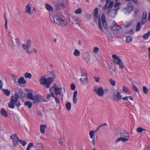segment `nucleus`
Wrapping results in <instances>:
<instances>
[{"label": "nucleus", "instance_id": "58", "mask_svg": "<svg viewBox=\"0 0 150 150\" xmlns=\"http://www.w3.org/2000/svg\"><path fill=\"white\" fill-rule=\"evenodd\" d=\"M77 100V99L76 97H73V101L75 104H76V103Z\"/></svg>", "mask_w": 150, "mask_h": 150}, {"label": "nucleus", "instance_id": "25", "mask_svg": "<svg viewBox=\"0 0 150 150\" xmlns=\"http://www.w3.org/2000/svg\"><path fill=\"white\" fill-rule=\"evenodd\" d=\"M2 90L4 94L6 96H9L10 95L11 92L8 90L2 89Z\"/></svg>", "mask_w": 150, "mask_h": 150}, {"label": "nucleus", "instance_id": "63", "mask_svg": "<svg viewBox=\"0 0 150 150\" xmlns=\"http://www.w3.org/2000/svg\"><path fill=\"white\" fill-rule=\"evenodd\" d=\"M16 105L17 107L18 108L21 105L20 103L19 102H17L16 104Z\"/></svg>", "mask_w": 150, "mask_h": 150}, {"label": "nucleus", "instance_id": "38", "mask_svg": "<svg viewBox=\"0 0 150 150\" xmlns=\"http://www.w3.org/2000/svg\"><path fill=\"white\" fill-rule=\"evenodd\" d=\"M147 17L146 12V11L142 13V18L146 19Z\"/></svg>", "mask_w": 150, "mask_h": 150}, {"label": "nucleus", "instance_id": "43", "mask_svg": "<svg viewBox=\"0 0 150 150\" xmlns=\"http://www.w3.org/2000/svg\"><path fill=\"white\" fill-rule=\"evenodd\" d=\"M101 20L102 22L105 21V16L104 13H102L101 15Z\"/></svg>", "mask_w": 150, "mask_h": 150}, {"label": "nucleus", "instance_id": "53", "mask_svg": "<svg viewBox=\"0 0 150 150\" xmlns=\"http://www.w3.org/2000/svg\"><path fill=\"white\" fill-rule=\"evenodd\" d=\"M29 48H27L26 50H25V52L27 53V54H31L32 52V51H30L28 50V49Z\"/></svg>", "mask_w": 150, "mask_h": 150}, {"label": "nucleus", "instance_id": "10", "mask_svg": "<svg viewBox=\"0 0 150 150\" xmlns=\"http://www.w3.org/2000/svg\"><path fill=\"white\" fill-rule=\"evenodd\" d=\"M127 7L125 8L127 12L129 13H131L133 10V6H132V3H129L127 4Z\"/></svg>", "mask_w": 150, "mask_h": 150}, {"label": "nucleus", "instance_id": "23", "mask_svg": "<svg viewBox=\"0 0 150 150\" xmlns=\"http://www.w3.org/2000/svg\"><path fill=\"white\" fill-rule=\"evenodd\" d=\"M13 45L15 46H16L18 45L19 44L20 42L19 39L17 38H16L13 41Z\"/></svg>", "mask_w": 150, "mask_h": 150}, {"label": "nucleus", "instance_id": "12", "mask_svg": "<svg viewBox=\"0 0 150 150\" xmlns=\"http://www.w3.org/2000/svg\"><path fill=\"white\" fill-rule=\"evenodd\" d=\"M34 147L38 148V149H36L35 150H43V149L42 144L40 143H38L36 144H35Z\"/></svg>", "mask_w": 150, "mask_h": 150}, {"label": "nucleus", "instance_id": "18", "mask_svg": "<svg viewBox=\"0 0 150 150\" xmlns=\"http://www.w3.org/2000/svg\"><path fill=\"white\" fill-rule=\"evenodd\" d=\"M40 131L41 133L44 134L45 132V130L46 127V125H41L40 126Z\"/></svg>", "mask_w": 150, "mask_h": 150}, {"label": "nucleus", "instance_id": "29", "mask_svg": "<svg viewBox=\"0 0 150 150\" xmlns=\"http://www.w3.org/2000/svg\"><path fill=\"white\" fill-rule=\"evenodd\" d=\"M25 105L28 106L29 108H31L32 106V103L29 101H25Z\"/></svg>", "mask_w": 150, "mask_h": 150}, {"label": "nucleus", "instance_id": "33", "mask_svg": "<svg viewBox=\"0 0 150 150\" xmlns=\"http://www.w3.org/2000/svg\"><path fill=\"white\" fill-rule=\"evenodd\" d=\"M98 8H95L93 11V16L94 17L98 16Z\"/></svg>", "mask_w": 150, "mask_h": 150}, {"label": "nucleus", "instance_id": "36", "mask_svg": "<svg viewBox=\"0 0 150 150\" xmlns=\"http://www.w3.org/2000/svg\"><path fill=\"white\" fill-rule=\"evenodd\" d=\"M113 5V1H110L109 5L108 7V9H110L111 10V8H112Z\"/></svg>", "mask_w": 150, "mask_h": 150}, {"label": "nucleus", "instance_id": "32", "mask_svg": "<svg viewBox=\"0 0 150 150\" xmlns=\"http://www.w3.org/2000/svg\"><path fill=\"white\" fill-rule=\"evenodd\" d=\"M95 133L94 130L90 131L89 134L90 138H93L94 137Z\"/></svg>", "mask_w": 150, "mask_h": 150}, {"label": "nucleus", "instance_id": "40", "mask_svg": "<svg viewBox=\"0 0 150 150\" xmlns=\"http://www.w3.org/2000/svg\"><path fill=\"white\" fill-rule=\"evenodd\" d=\"M31 44V41L30 40H28L27 41V45L28 46V48H29Z\"/></svg>", "mask_w": 150, "mask_h": 150}, {"label": "nucleus", "instance_id": "24", "mask_svg": "<svg viewBox=\"0 0 150 150\" xmlns=\"http://www.w3.org/2000/svg\"><path fill=\"white\" fill-rule=\"evenodd\" d=\"M45 8L49 11H52L53 10L52 7L48 3L46 4Z\"/></svg>", "mask_w": 150, "mask_h": 150}, {"label": "nucleus", "instance_id": "39", "mask_svg": "<svg viewBox=\"0 0 150 150\" xmlns=\"http://www.w3.org/2000/svg\"><path fill=\"white\" fill-rule=\"evenodd\" d=\"M33 145V143H30L28 146L26 150H30V148Z\"/></svg>", "mask_w": 150, "mask_h": 150}, {"label": "nucleus", "instance_id": "15", "mask_svg": "<svg viewBox=\"0 0 150 150\" xmlns=\"http://www.w3.org/2000/svg\"><path fill=\"white\" fill-rule=\"evenodd\" d=\"M122 89L124 92L127 94L129 95L131 93V92L130 90L125 86H124L123 87Z\"/></svg>", "mask_w": 150, "mask_h": 150}, {"label": "nucleus", "instance_id": "44", "mask_svg": "<svg viewBox=\"0 0 150 150\" xmlns=\"http://www.w3.org/2000/svg\"><path fill=\"white\" fill-rule=\"evenodd\" d=\"M103 22V27L104 29H107L108 27L107 25V24L106 21L105 22Z\"/></svg>", "mask_w": 150, "mask_h": 150}, {"label": "nucleus", "instance_id": "14", "mask_svg": "<svg viewBox=\"0 0 150 150\" xmlns=\"http://www.w3.org/2000/svg\"><path fill=\"white\" fill-rule=\"evenodd\" d=\"M71 20L72 21V23L73 24H77L79 23L78 19L76 18L74 16H71Z\"/></svg>", "mask_w": 150, "mask_h": 150}, {"label": "nucleus", "instance_id": "42", "mask_svg": "<svg viewBox=\"0 0 150 150\" xmlns=\"http://www.w3.org/2000/svg\"><path fill=\"white\" fill-rule=\"evenodd\" d=\"M143 92L145 94H146L148 93V90L146 87L145 86H144L143 87Z\"/></svg>", "mask_w": 150, "mask_h": 150}, {"label": "nucleus", "instance_id": "5", "mask_svg": "<svg viewBox=\"0 0 150 150\" xmlns=\"http://www.w3.org/2000/svg\"><path fill=\"white\" fill-rule=\"evenodd\" d=\"M113 62L116 64L118 65L120 68L122 69L124 67L122 60L116 55L113 54L112 56Z\"/></svg>", "mask_w": 150, "mask_h": 150}, {"label": "nucleus", "instance_id": "62", "mask_svg": "<svg viewBox=\"0 0 150 150\" xmlns=\"http://www.w3.org/2000/svg\"><path fill=\"white\" fill-rule=\"evenodd\" d=\"M107 4H105L104 6H103L102 7V9L103 10H105L107 8Z\"/></svg>", "mask_w": 150, "mask_h": 150}, {"label": "nucleus", "instance_id": "21", "mask_svg": "<svg viewBox=\"0 0 150 150\" xmlns=\"http://www.w3.org/2000/svg\"><path fill=\"white\" fill-rule=\"evenodd\" d=\"M26 9L25 12V13H27L29 15L31 14L30 12L31 8L29 4L27 5L26 6Z\"/></svg>", "mask_w": 150, "mask_h": 150}, {"label": "nucleus", "instance_id": "47", "mask_svg": "<svg viewBox=\"0 0 150 150\" xmlns=\"http://www.w3.org/2000/svg\"><path fill=\"white\" fill-rule=\"evenodd\" d=\"M81 75H87V72L84 69L81 70Z\"/></svg>", "mask_w": 150, "mask_h": 150}, {"label": "nucleus", "instance_id": "37", "mask_svg": "<svg viewBox=\"0 0 150 150\" xmlns=\"http://www.w3.org/2000/svg\"><path fill=\"white\" fill-rule=\"evenodd\" d=\"M141 25L140 22H138L137 23L136 27V31H138L139 30V29L141 27Z\"/></svg>", "mask_w": 150, "mask_h": 150}, {"label": "nucleus", "instance_id": "30", "mask_svg": "<svg viewBox=\"0 0 150 150\" xmlns=\"http://www.w3.org/2000/svg\"><path fill=\"white\" fill-rule=\"evenodd\" d=\"M74 54L76 56L78 57L80 55V51L77 49L75 50Z\"/></svg>", "mask_w": 150, "mask_h": 150}, {"label": "nucleus", "instance_id": "3", "mask_svg": "<svg viewBox=\"0 0 150 150\" xmlns=\"http://www.w3.org/2000/svg\"><path fill=\"white\" fill-rule=\"evenodd\" d=\"M120 137L118 138L116 140L115 142L117 143L120 141L125 142L128 141L129 137L128 134L125 132H121L120 134Z\"/></svg>", "mask_w": 150, "mask_h": 150}, {"label": "nucleus", "instance_id": "26", "mask_svg": "<svg viewBox=\"0 0 150 150\" xmlns=\"http://www.w3.org/2000/svg\"><path fill=\"white\" fill-rule=\"evenodd\" d=\"M65 106L68 110H69L71 109V104L70 102H67L65 104Z\"/></svg>", "mask_w": 150, "mask_h": 150}, {"label": "nucleus", "instance_id": "50", "mask_svg": "<svg viewBox=\"0 0 150 150\" xmlns=\"http://www.w3.org/2000/svg\"><path fill=\"white\" fill-rule=\"evenodd\" d=\"M22 47L24 50H26V49L28 48V46L24 44H22Z\"/></svg>", "mask_w": 150, "mask_h": 150}, {"label": "nucleus", "instance_id": "28", "mask_svg": "<svg viewBox=\"0 0 150 150\" xmlns=\"http://www.w3.org/2000/svg\"><path fill=\"white\" fill-rule=\"evenodd\" d=\"M132 38L131 36H128L126 38V41L127 43H130L132 41Z\"/></svg>", "mask_w": 150, "mask_h": 150}, {"label": "nucleus", "instance_id": "27", "mask_svg": "<svg viewBox=\"0 0 150 150\" xmlns=\"http://www.w3.org/2000/svg\"><path fill=\"white\" fill-rule=\"evenodd\" d=\"M27 97L29 98V99L32 100H34V96L33 94L30 93L28 92L27 93Z\"/></svg>", "mask_w": 150, "mask_h": 150}, {"label": "nucleus", "instance_id": "59", "mask_svg": "<svg viewBox=\"0 0 150 150\" xmlns=\"http://www.w3.org/2000/svg\"><path fill=\"white\" fill-rule=\"evenodd\" d=\"M77 94V91H75L74 93L73 97H76Z\"/></svg>", "mask_w": 150, "mask_h": 150}, {"label": "nucleus", "instance_id": "13", "mask_svg": "<svg viewBox=\"0 0 150 150\" xmlns=\"http://www.w3.org/2000/svg\"><path fill=\"white\" fill-rule=\"evenodd\" d=\"M82 76V77L80 78V81L84 84L87 83V76Z\"/></svg>", "mask_w": 150, "mask_h": 150}, {"label": "nucleus", "instance_id": "4", "mask_svg": "<svg viewBox=\"0 0 150 150\" xmlns=\"http://www.w3.org/2000/svg\"><path fill=\"white\" fill-rule=\"evenodd\" d=\"M54 3L55 6V9L56 11L59 10L65 7V4L63 2V0H58L57 1H55Z\"/></svg>", "mask_w": 150, "mask_h": 150}, {"label": "nucleus", "instance_id": "52", "mask_svg": "<svg viewBox=\"0 0 150 150\" xmlns=\"http://www.w3.org/2000/svg\"><path fill=\"white\" fill-rule=\"evenodd\" d=\"M133 89L137 92H139V90L135 86H134L133 87Z\"/></svg>", "mask_w": 150, "mask_h": 150}, {"label": "nucleus", "instance_id": "17", "mask_svg": "<svg viewBox=\"0 0 150 150\" xmlns=\"http://www.w3.org/2000/svg\"><path fill=\"white\" fill-rule=\"evenodd\" d=\"M112 29L114 31H117L118 30H120L121 28V26L118 25L117 24L116 25H113L112 27H111Z\"/></svg>", "mask_w": 150, "mask_h": 150}, {"label": "nucleus", "instance_id": "56", "mask_svg": "<svg viewBox=\"0 0 150 150\" xmlns=\"http://www.w3.org/2000/svg\"><path fill=\"white\" fill-rule=\"evenodd\" d=\"M120 4V2H116L114 5V7H115V8L117 7L118 6H119Z\"/></svg>", "mask_w": 150, "mask_h": 150}, {"label": "nucleus", "instance_id": "46", "mask_svg": "<svg viewBox=\"0 0 150 150\" xmlns=\"http://www.w3.org/2000/svg\"><path fill=\"white\" fill-rule=\"evenodd\" d=\"M71 90H74L75 89L76 86L73 83H71Z\"/></svg>", "mask_w": 150, "mask_h": 150}, {"label": "nucleus", "instance_id": "41", "mask_svg": "<svg viewBox=\"0 0 150 150\" xmlns=\"http://www.w3.org/2000/svg\"><path fill=\"white\" fill-rule=\"evenodd\" d=\"M19 142H20L21 144H22L23 146L25 145L27 143V142L21 139H20L19 140Z\"/></svg>", "mask_w": 150, "mask_h": 150}, {"label": "nucleus", "instance_id": "2", "mask_svg": "<svg viewBox=\"0 0 150 150\" xmlns=\"http://www.w3.org/2000/svg\"><path fill=\"white\" fill-rule=\"evenodd\" d=\"M53 81V79L52 77L46 78L45 76H41L40 80V83L41 85L47 88H49L52 83Z\"/></svg>", "mask_w": 150, "mask_h": 150}, {"label": "nucleus", "instance_id": "60", "mask_svg": "<svg viewBox=\"0 0 150 150\" xmlns=\"http://www.w3.org/2000/svg\"><path fill=\"white\" fill-rule=\"evenodd\" d=\"M133 30L132 29V30H130V31L128 32L127 33L128 34L131 35V34H133Z\"/></svg>", "mask_w": 150, "mask_h": 150}, {"label": "nucleus", "instance_id": "48", "mask_svg": "<svg viewBox=\"0 0 150 150\" xmlns=\"http://www.w3.org/2000/svg\"><path fill=\"white\" fill-rule=\"evenodd\" d=\"M93 79L96 82H98L99 81L100 78L99 77L94 76L93 77Z\"/></svg>", "mask_w": 150, "mask_h": 150}, {"label": "nucleus", "instance_id": "9", "mask_svg": "<svg viewBox=\"0 0 150 150\" xmlns=\"http://www.w3.org/2000/svg\"><path fill=\"white\" fill-rule=\"evenodd\" d=\"M116 93H114L113 96L114 100H116L117 101H120L122 99V97L121 93L119 92H116Z\"/></svg>", "mask_w": 150, "mask_h": 150}, {"label": "nucleus", "instance_id": "1", "mask_svg": "<svg viewBox=\"0 0 150 150\" xmlns=\"http://www.w3.org/2000/svg\"><path fill=\"white\" fill-rule=\"evenodd\" d=\"M54 23L61 27H65L68 23L64 17L60 14H57L54 17Z\"/></svg>", "mask_w": 150, "mask_h": 150}, {"label": "nucleus", "instance_id": "19", "mask_svg": "<svg viewBox=\"0 0 150 150\" xmlns=\"http://www.w3.org/2000/svg\"><path fill=\"white\" fill-rule=\"evenodd\" d=\"M54 91L56 95H60L61 90L60 89V88H59L58 87H56L54 89Z\"/></svg>", "mask_w": 150, "mask_h": 150}, {"label": "nucleus", "instance_id": "51", "mask_svg": "<svg viewBox=\"0 0 150 150\" xmlns=\"http://www.w3.org/2000/svg\"><path fill=\"white\" fill-rule=\"evenodd\" d=\"M128 96H125L123 98H122V99L124 101H128Z\"/></svg>", "mask_w": 150, "mask_h": 150}, {"label": "nucleus", "instance_id": "54", "mask_svg": "<svg viewBox=\"0 0 150 150\" xmlns=\"http://www.w3.org/2000/svg\"><path fill=\"white\" fill-rule=\"evenodd\" d=\"M131 1H133L135 4H138V2L137 0H128V2H130Z\"/></svg>", "mask_w": 150, "mask_h": 150}, {"label": "nucleus", "instance_id": "8", "mask_svg": "<svg viewBox=\"0 0 150 150\" xmlns=\"http://www.w3.org/2000/svg\"><path fill=\"white\" fill-rule=\"evenodd\" d=\"M10 138L12 140L13 145L14 146H16L18 144L19 140H20L17 137V134L14 133L11 136Z\"/></svg>", "mask_w": 150, "mask_h": 150}, {"label": "nucleus", "instance_id": "49", "mask_svg": "<svg viewBox=\"0 0 150 150\" xmlns=\"http://www.w3.org/2000/svg\"><path fill=\"white\" fill-rule=\"evenodd\" d=\"M54 98L55 99V100L56 103L57 104L59 103L60 102V101L59 99L57 97H54Z\"/></svg>", "mask_w": 150, "mask_h": 150}, {"label": "nucleus", "instance_id": "16", "mask_svg": "<svg viewBox=\"0 0 150 150\" xmlns=\"http://www.w3.org/2000/svg\"><path fill=\"white\" fill-rule=\"evenodd\" d=\"M1 113L2 115L7 117L8 116V114L7 111L4 108H2L1 110Z\"/></svg>", "mask_w": 150, "mask_h": 150}, {"label": "nucleus", "instance_id": "64", "mask_svg": "<svg viewBox=\"0 0 150 150\" xmlns=\"http://www.w3.org/2000/svg\"><path fill=\"white\" fill-rule=\"evenodd\" d=\"M144 150H150V147L147 146L146 147Z\"/></svg>", "mask_w": 150, "mask_h": 150}, {"label": "nucleus", "instance_id": "55", "mask_svg": "<svg viewBox=\"0 0 150 150\" xmlns=\"http://www.w3.org/2000/svg\"><path fill=\"white\" fill-rule=\"evenodd\" d=\"M99 48L98 47H94V48L93 52H97L99 50Z\"/></svg>", "mask_w": 150, "mask_h": 150}, {"label": "nucleus", "instance_id": "34", "mask_svg": "<svg viewBox=\"0 0 150 150\" xmlns=\"http://www.w3.org/2000/svg\"><path fill=\"white\" fill-rule=\"evenodd\" d=\"M150 35L149 33H146L143 36V38L144 40H146L148 38Z\"/></svg>", "mask_w": 150, "mask_h": 150}, {"label": "nucleus", "instance_id": "45", "mask_svg": "<svg viewBox=\"0 0 150 150\" xmlns=\"http://www.w3.org/2000/svg\"><path fill=\"white\" fill-rule=\"evenodd\" d=\"M110 82L111 84L113 86H114L115 85V81L113 80V79H110Z\"/></svg>", "mask_w": 150, "mask_h": 150}, {"label": "nucleus", "instance_id": "57", "mask_svg": "<svg viewBox=\"0 0 150 150\" xmlns=\"http://www.w3.org/2000/svg\"><path fill=\"white\" fill-rule=\"evenodd\" d=\"M86 18L88 20L90 19L91 18V16L90 14H87L86 15Z\"/></svg>", "mask_w": 150, "mask_h": 150}, {"label": "nucleus", "instance_id": "22", "mask_svg": "<svg viewBox=\"0 0 150 150\" xmlns=\"http://www.w3.org/2000/svg\"><path fill=\"white\" fill-rule=\"evenodd\" d=\"M98 25L99 28L100 29V31L102 32H103L104 31V30L103 29L101 25V23L100 21V16L98 17Z\"/></svg>", "mask_w": 150, "mask_h": 150}, {"label": "nucleus", "instance_id": "20", "mask_svg": "<svg viewBox=\"0 0 150 150\" xmlns=\"http://www.w3.org/2000/svg\"><path fill=\"white\" fill-rule=\"evenodd\" d=\"M18 83L19 84H24L26 83V81L23 77L21 76L18 79Z\"/></svg>", "mask_w": 150, "mask_h": 150}, {"label": "nucleus", "instance_id": "61", "mask_svg": "<svg viewBox=\"0 0 150 150\" xmlns=\"http://www.w3.org/2000/svg\"><path fill=\"white\" fill-rule=\"evenodd\" d=\"M146 19H143L142 18V20H141V23L143 25L144 24V23L146 22Z\"/></svg>", "mask_w": 150, "mask_h": 150}, {"label": "nucleus", "instance_id": "35", "mask_svg": "<svg viewBox=\"0 0 150 150\" xmlns=\"http://www.w3.org/2000/svg\"><path fill=\"white\" fill-rule=\"evenodd\" d=\"M82 12V9L81 8H79L76 9L75 11L76 13L79 14L81 13Z\"/></svg>", "mask_w": 150, "mask_h": 150}, {"label": "nucleus", "instance_id": "7", "mask_svg": "<svg viewBox=\"0 0 150 150\" xmlns=\"http://www.w3.org/2000/svg\"><path fill=\"white\" fill-rule=\"evenodd\" d=\"M93 90L98 96H103L104 91L102 87L96 86L94 87Z\"/></svg>", "mask_w": 150, "mask_h": 150}, {"label": "nucleus", "instance_id": "11", "mask_svg": "<svg viewBox=\"0 0 150 150\" xmlns=\"http://www.w3.org/2000/svg\"><path fill=\"white\" fill-rule=\"evenodd\" d=\"M41 98V96L40 95H35L33 100H34L35 102L39 103L40 102Z\"/></svg>", "mask_w": 150, "mask_h": 150}, {"label": "nucleus", "instance_id": "6", "mask_svg": "<svg viewBox=\"0 0 150 150\" xmlns=\"http://www.w3.org/2000/svg\"><path fill=\"white\" fill-rule=\"evenodd\" d=\"M18 98V95L17 94H15L14 96H12L11 100L8 103L9 107L11 108H14V104L17 102Z\"/></svg>", "mask_w": 150, "mask_h": 150}, {"label": "nucleus", "instance_id": "31", "mask_svg": "<svg viewBox=\"0 0 150 150\" xmlns=\"http://www.w3.org/2000/svg\"><path fill=\"white\" fill-rule=\"evenodd\" d=\"M146 130L141 127H138L137 129V132L139 133H141L144 131H145Z\"/></svg>", "mask_w": 150, "mask_h": 150}]
</instances>
